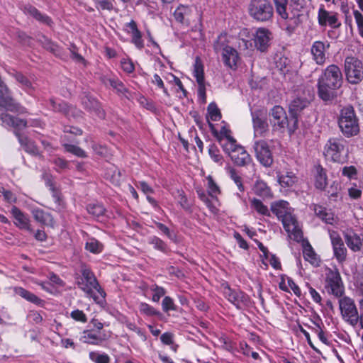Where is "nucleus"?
<instances>
[{"label":"nucleus","mask_w":363,"mask_h":363,"mask_svg":"<svg viewBox=\"0 0 363 363\" xmlns=\"http://www.w3.org/2000/svg\"><path fill=\"white\" fill-rule=\"evenodd\" d=\"M209 125L211 127L213 135L217 139L218 141V138H221L223 140H228L230 138H233L230 135V130H229L225 126H223L220 128V132L218 133L216 129L213 128V125L212 123H209Z\"/></svg>","instance_id":"obj_44"},{"label":"nucleus","mask_w":363,"mask_h":363,"mask_svg":"<svg viewBox=\"0 0 363 363\" xmlns=\"http://www.w3.org/2000/svg\"><path fill=\"white\" fill-rule=\"evenodd\" d=\"M270 123L274 131L283 132L288 124L285 110L280 106H274L269 111Z\"/></svg>","instance_id":"obj_11"},{"label":"nucleus","mask_w":363,"mask_h":363,"mask_svg":"<svg viewBox=\"0 0 363 363\" xmlns=\"http://www.w3.org/2000/svg\"><path fill=\"white\" fill-rule=\"evenodd\" d=\"M0 120L1 121L3 125L15 128L14 135L18 138L21 147L27 153L38 157L40 159H43V155L39 151L35 143L27 136L21 134L18 131V130L28 126L27 121L15 117L7 112L0 113Z\"/></svg>","instance_id":"obj_3"},{"label":"nucleus","mask_w":363,"mask_h":363,"mask_svg":"<svg viewBox=\"0 0 363 363\" xmlns=\"http://www.w3.org/2000/svg\"><path fill=\"white\" fill-rule=\"evenodd\" d=\"M346 143V140L342 138H330L325 145L324 155L333 162H343L347 152Z\"/></svg>","instance_id":"obj_7"},{"label":"nucleus","mask_w":363,"mask_h":363,"mask_svg":"<svg viewBox=\"0 0 363 363\" xmlns=\"http://www.w3.org/2000/svg\"><path fill=\"white\" fill-rule=\"evenodd\" d=\"M276 12L284 21L282 23L284 30L288 34L293 33L296 28L301 23L303 6L298 1L288 4L287 0H274Z\"/></svg>","instance_id":"obj_2"},{"label":"nucleus","mask_w":363,"mask_h":363,"mask_svg":"<svg viewBox=\"0 0 363 363\" xmlns=\"http://www.w3.org/2000/svg\"><path fill=\"white\" fill-rule=\"evenodd\" d=\"M247 11L250 16L257 22H271L274 18V7L268 0H251Z\"/></svg>","instance_id":"obj_6"},{"label":"nucleus","mask_w":363,"mask_h":363,"mask_svg":"<svg viewBox=\"0 0 363 363\" xmlns=\"http://www.w3.org/2000/svg\"><path fill=\"white\" fill-rule=\"evenodd\" d=\"M297 182V177L291 172H286L284 174L278 175V182L283 188L292 187Z\"/></svg>","instance_id":"obj_34"},{"label":"nucleus","mask_w":363,"mask_h":363,"mask_svg":"<svg viewBox=\"0 0 363 363\" xmlns=\"http://www.w3.org/2000/svg\"><path fill=\"white\" fill-rule=\"evenodd\" d=\"M251 206L254 208L258 213L270 216V212L267 206H265L260 200L253 198L250 201Z\"/></svg>","instance_id":"obj_39"},{"label":"nucleus","mask_w":363,"mask_h":363,"mask_svg":"<svg viewBox=\"0 0 363 363\" xmlns=\"http://www.w3.org/2000/svg\"><path fill=\"white\" fill-rule=\"evenodd\" d=\"M345 240L348 247L353 252L360 251L362 247L363 238L353 230L344 233Z\"/></svg>","instance_id":"obj_24"},{"label":"nucleus","mask_w":363,"mask_h":363,"mask_svg":"<svg viewBox=\"0 0 363 363\" xmlns=\"http://www.w3.org/2000/svg\"><path fill=\"white\" fill-rule=\"evenodd\" d=\"M177 199L178 202L179 203L180 206L186 211L190 210V205L188 203L187 198L184 195V193L183 191H177Z\"/></svg>","instance_id":"obj_60"},{"label":"nucleus","mask_w":363,"mask_h":363,"mask_svg":"<svg viewBox=\"0 0 363 363\" xmlns=\"http://www.w3.org/2000/svg\"><path fill=\"white\" fill-rule=\"evenodd\" d=\"M89 356L90 359L95 363H109L110 362L109 356L105 353L101 354L97 352H90Z\"/></svg>","instance_id":"obj_47"},{"label":"nucleus","mask_w":363,"mask_h":363,"mask_svg":"<svg viewBox=\"0 0 363 363\" xmlns=\"http://www.w3.org/2000/svg\"><path fill=\"white\" fill-rule=\"evenodd\" d=\"M330 46L328 40H315L312 43L311 54L317 65H323L325 63Z\"/></svg>","instance_id":"obj_12"},{"label":"nucleus","mask_w":363,"mask_h":363,"mask_svg":"<svg viewBox=\"0 0 363 363\" xmlns=\"http://www.w3.org/2000/svg\"><path fill=\"white\" fill-rule=\"evenodd\" d=\"M11 213L15 219L14 224L18 228L26 230L30 233L33 232L28 216L26 215L21 209L16 206H13L11 209Z\"/></svg>","instance_id":"obj_22"},{"label":"nucleus","mask_w":363,"mask_h":363,"mask_svg":"<svg viewBox=\"0 0 363 363\" xmlns=\"http://www.w3.org/2000/svg\"><path fill=\"white\" fill-rule=\"evenodd\" d=\"M343 83V75L340 68L334 64L323 70L318 79V94L325 101H332L336 96V91Z\"/></svg>","instance_id":"obj_1"},{"label":"nucleus","mask_w":363,"mask_h":363,"mask_svg":"<svg viewBox=\"0 0 363 363\" xmlns=\"http://www.w3.org/2000/svg\"><path fill=\"white\" fill-rule=\"evenodd\" d=\"M284 230L289 233V236L296 241H300L303 238V233L299 228L298 222L292 214V211L286 214L281 219Z\"/></svg>","instance_id":"obj_14"},{"label":"nucleus","mask_w":363,"mask_h":363,"mask_svg":"<svg viewBox=\"0 0 363 363\" xmlns=\"http://www.w3.org/2000/svg\"><path fill=\"white\" fill-rule=\"evenodd\" d=\"M208 113L211 120L213 121H219L221 118V113L216 104L211 103L208 106Z\"/></svg>","instance_id":"obj_52"},{"label":"nucleus","mask_w":363,"mask_h":363,"mask_svg":"<svg viewBox=\"0 0 363 363\" xmlns=\"http://www.w3.org/2000/svg\"><path fill=\"white\" fill-rule=\"evenodd\" d=\"M353 15L357 26L358 33L363 38V15L358 11H353Z\"/></svg>","instance_id":"obj_56"},{"label":"nucleus","mask_w":363,"mask_h":363,"mask_svg":"<svg viewBox=\"0 0 363 363\" xmlns=\"http://www.w3.org/2000/svg\"><path fill=\"white\" fill-rule=\"evenodd\" d=\"M109 335L103 331H96L94 329L84 330L80 337V340L84 343L101 345L104 341L108 340Z\"/></svg>","instance_id":"obj_17"},{"label":"nucleus","mask_w":363,"mask_h":363,"mask_svg":"<svg viewBox=\"0 0 363 363\" xmlns=\"http://www.w3.org/2000/svg\"><path fill=\"white\" fill-rule=\"evenodd\" d=\"M149 243L153 245L154 248L166 253L167 252V245L160 238L153 236L150 238Z\"/></svg>","instance_id":"obj_48"},{"label":"nucleus","mask_w":363,"mask_h":363,"mask_svg":"<svg viewBox=\"0 0 363 363\" xmlns=\"http://www.w3.org/2000/svg\"><path fill=\"white\" fill-rule=\"evenodd\" d=\"M309 104V101L306 99L296 98L289 104V110L291 116L295 119V123H297V118L299 113L306 108Z\"/></svg>","instance_id":"obj_28"},{"label":"nucleus","mask_w":363,"mask_h":363,"mask_svg":"<svg viewBox=\"0 0 363 363\" xmlns=\"http://www.w3.org/2000/svg\"><path fill=\"white\" fill-rule=\"evenodd\" d=\"M52 162L57 167L56 170L58 172L68 167V162L62 157H55Z\"/></svg>","instance_id":"obj_62"},{"label":"nucleus","mask_w":363,"mask_h":363,"mask_svg":"<svg viewBox=\"0 0 363 363\" xmlns=\"http://www.w3.org/2000/svg\"><path fill=\"white\" fill-rule=\"evenodd\" d=\"M190 9L188 6H180L174 12L175 19L182 23H189V16L190 13Z\"/></svg>","instance_id":"obj_38"},{"label":"nucleus","mask_w":363,"mask_h":363,"mask_svg":"<svg viewBox=\"0 0 363 363\" xmlns=\"http://www.w3.org/2000/svg\"><path fill=\"white\" fill-rule=\"evenodd\" d=\"M228 173L230 179L234 182V183L238 186V190L240 192H243L245 191V187L242 184V180L241 177L238 174L236 169L233 167H229L228 168Z\"/></svg>","instance_id":"obj_42"},{"label":"nucleus","mask_w":363,"mask_h":363,"mask_svg":"<svg viewBox=\"0 0 363 363\" xmlns=\"http://www.w3.org/2000/svg\"><path fill=\"white\" fill-rule=\"evenodd\" d=\"M230 158L232 161L239 167L247 166L252 161L250 155L242 146H240V147H238L236 150L233 152Z\"/></svg>","instance_id":"obj_27"},{"label":"nucleus","mask_w":363,"mask_h":363,"mask_svg":"<svg viewBox=\"0 0 363 363\" xmlns=\"http://www.w3.org/2000/svg\"><path fill=\"white\" fill-rule=\"evenodd\" d=\"M127 26L130 29V33L132 35V42L138 48H142L144 46L143 41L142 40V35L140 31L138 29L136 23L132 20L127 24Z\"/></svg>","instance_id":"obj_35"},{"label":"nucleus","mask_w":363,"mask_h":363,"mask_svg":"<svg viewBox=\"0 0 363 363\" xmlns=\"http://www.w3.org/2000/svg\"><path fill=\"white\" fill-rule=\"evenodd\" d=\"M346 79L351 84H357L363 80V64L353 56H348L344 62Z\"/></svg>","instance_id":"obj_8"},{"label":"nucleus","mask_w":363,"mask_h":363,"mask_svg":"<svg viewBox=\"0 0 363 363\" xmlns=\"http://www.w3.org/2000/svg\"><path fill=\"white\" fill-rule=\"evenodd\" d=\"M32 213L34 219L38 223L46 225L53 226L54 220L50 213L39 208L33 210Z\"/></svg>","instance_id":"obj_33"},{"label":"nucleus","mask_w":363,"mask_h":363,"mask_svg":"<svg viewBox=\"0 0 363 363\" xmlns=\"http://www.w3.org/2000/svg\"><path fill=\"white\" fill-rule=\"evenodd\" d=\"M252 190L255 194L259 197L264 199H270L272 197L271 189L267 186V183L262 180H257Z\"/></svg>","instance_id":"obj_30"},{"label":"nucleus","mask_w":363,"mask_h":363,"mask_svg":"<svg viewBox=\"0 0 363 363\" xmlns=\"http://www.w3.org/2000/svg\"><path fill=\"white\" fill-rule=\"evenodd\" d=\"M101 80L105 86H111L114 90H116L118 94L128 98V89L125 86L123 83L117 78H111L106 76H103L101 77Z\"/></svg>","instance_id":"obj_26"},{"label":"nucleus","mask_w":363,"mask_h":363,"mask_svg":"<svg viewBox=\"0 0 363 363\" xmlns=\"http://www.w3.org/2000/svg\"><path fill=\"white\" fill-rule=\"evenodd\" d=\"M51 109L55 112H58L65 116L67 113L66 110L68 108V104L65 101H57L54 99L51 98L49 99Z\"/></svg>","instance_id":"obj_40"},{"label":"nucleus","mask_w":363,"mask_h":363,"mask_svg":"<svg viewBox=\"0 0 363 363\" xmlns=\"http://www.w3.org/2000/svg\"><path fill=\"white\" fill-rule=\"evenodd\" d=\"M218 143L222 147L223 151L226 154H228L230 157H231L233 152H234L241 146L237 144L235 139H234L233 138H230L228 140H223L221 138H218Z\"/></svg>","instance_id":"obj_36"},{"label":"nucleus","mask_w":363,"mask_h":363,"mask_svg":"<svg viewBox=\"0 0 363 363\" xmlns=\"http://www.w3.org/2000/svg\"><path fill=\"white\" fill-rule=\"evenodd\" d=\"M86 210L89 214L97 218L104 216L105 213L104 207L99 203L89 204L86 207Z\"/></svg>","instance_id":"obj_43"},{"label":"nucleus","mask_w":363,"mask_h":363,"mask_svg":"<svg viewBox=\"0 0 363 363\" xmlns=\"http://www.w3.org/2000/svg\"><path fill=\"white\" fill-rule=\"evenodd\" d=\"M222 57L224 64L231 68L236 69L239 55L235 49L230 46H225L223 48Z\"/></svg>","instance_id":"obj_25"},{"label":"nucleus","mask_w":363,"mask_h":363,"mask_svg":"<svg viewBox=\"0 0 363 363\" xmlns=\"http://www.w3.org/2000/svg\"><path fill=\"white\" fill-rule=\"evenodd\" d=\"M102 245L95 239H90L86 243V249L93 253H99L102 250Z\"/></svg>","instance_id":"obj_51"},{"label":"nucleus","mask_w":363,"mask_h":363,"mask_svg":"<svg viewBox=\"0 0 363 363\" xmlns=\"http://www.w3.org/2000/svg\"><path fill=\"white\" fill-rule=\"evenodd\" d=\"M92 148L94 151L96 152V154L101 157H106L108 154V149L106 148V147L103 146L101 145L94 144L92 145Z\"/></svg>","instance_id":"obj_63"},{"label":"nucleus","mask_w":363,"mask_h":363,"mask_svg":"<svg viewBox=\"0 0 363 363\" xmlns=\"http://www.w3.org/2000/svg\"><path fill=\"white\" fill-rule=\"evenodd\" d=\"M66 111L65 116L68 118L78 120L83 117V112L74 106L68 104V108Z\"/></svg>","instance_id":"obj_49"},{"label":"nucleus","mask_w":363,"mask_h":363,"mask_svg":"<svg viewBox=\"0 0 363 363\" xmlns=\"http://www.w3.org/2000/svg\"><path fill=\"white\" fill-rule=\"evenodd\" d=\"M81 101L84 108L90 113H94L100 118L105 117V111L101 108L100 103L93 96L85 93L82 97Z\"/></svg>","instance_id":"obj_19"},{"label":"nucleus","mask_w":363,"mask_h":363,"mask_svg":"<svg viewBox=\"0 0 363 363\" xmlns=\"http://www.w3.org/2000/svg\"><path fill=\"white\" fill-rule=\"evenodd\" d=\"M63 146L66 152L72 153L78 157L85 158L87 157L85 151L79 146L71 144H65Z\"/></svg>","instance_id":"obj_45"},{"label":"nucleus","mask_w":363,"mask_h":363,"mask_svg":"<svg viewBox=\"0 0 363 363\" xmlns=\"http://www.w3.org/2000/svg\"><path fill=\"white\" fill-rule=\"evenodd\" d=\"M208 154L211 158L216 163L223 164V157L220 155L219 149L216 145L212 144L208 147Z\"/></svg>","instance_id":"obj_46"},{"label":"nucleus","mask_w":363,"mask_h":363,"mask_svg":"<svg viewBox=\"0 0 363 363\" xmlns=\"http://www.w3.org/2000/svg\"><path fill=\"white\" fill-rule=\"evenodd\" d=\"M78 287L83 291L87 296L92 298L99 304L105 301L106 293L99 285L94 273L86 267L81 269V275L76 277Z\"/></svg>","instance_id":"obj_4"},{"label":"nucleus","mask_w":363,"mask_h":363,"mask_svg":"<svg viewBox=\"0 0 363 363\" xmlns=\"http://www.w3.org/2000/svg\"><path fill=\"white\" fill-rule=\"evenodd\" d=\"M289 60L286 57H280L277 62V67L284 73L289 71Z\"/></svg>","instance_id":"obj_58"},{"label":"nucleus","mask_w":363,"mask_h":363,"mask_svg":"<svg viewBox=\"0 0 363 363\" xmlns=\"http://www.w3.org/2000/svg\"><path fill=\"white\" fill-rule=\"evenodd\" d=\"M338 127L346 138H351L359 133V120L354 108L348 105L343 107L337 117Z\"/></svg>","instance_id":"obj_5"},{"label":"nucleus","mask_w":363,"mask_h":363,"mask_svg":"<svg viewBox=\"0 0 363 363\" xmlns=\"http://www.w3.org/2000/svg\"><path fill=\"white\" fill-rule=\"evenodd\" d=\"M96 4V8L98 9H101L102 10H108L111 11L113 9V0H94Z\"/></svg>","instance_id":"obj_59"},{"label":"nucleus","mask_w":363,"mask_h":363,"mask_svg":"<svg viewBox=\"0 0 363 363\" xmlns=\"http://www.w3.org/2000/svg\"><path fill=\"white\" fill-rule=\"evenodd\" d=\"M162 310L164 312H168L169 311H177V307L174 304L173 299L169 296H165L162 302Z\"/></svg>","instance_id":"obj_53"},{"label":"nucleus","mask_w":363,"mask_h":363,"mask_svg":"<svg viewBox=\"0 0 363 363\" xmlns=\"http://www.w3.org/2000/svg\"><path fill=\"white\" fill-rule=\"evenodd\" d=\"M252 119L255 136H266L269 133V125L266 117L259 111L252 112Z\"/></svg>","instance_id":"obj_20"},{"label":"nucleus","mask_w":363,"mask_h":363,"mask_svg":"<svg viewBox=\"0 0 363 363\" xmlns=\"http://www.w3.org/2000/svg\"><path fill=\"white\" fill-rule=\"evenodd\" d=\"M224 296L238 309L242 310L250 303V297L238 289H231L228 284L222 285Z\"/></svg>","instance_id":"obj_10"},{"label":"nucleus","mask_w":363,"mask_h":363,"mask_svg":"<svg viewBox=\"0 0 363 363\" xmlns=\"http://www.w3.org/2000/svg\"><path fill=\"white\" fill-rule=\"evenodd\" d=\"M270 208L272 212L275 214L279 220L292 211L289 203L283 200L272 203Z\"/></svg>","instance_id":"obj_29"},{"label":"nucleus","mask_w":363,"mask_h":363,"mask_svg":"<svg viewBox=\"0 0 363 363\" xmlns=\"http://www.w3.org/2000/svg\"><path fill=\"white\" fill-rule=\"evenodd\" d=\"M24 12L27 14L32 16L37 21L45 25L51 26L52 24V21L49 16L43 13H41L35 7L33 6H26L24 7Z\"/></svg>","instance_id":"obj_31"},{"label":"nucleus","mask_w":363,"mask_h":363,"mask_svg":"<svg viewBox=\"0 0 363 363\" xmlns=\"http://www.w3.org/2000/svg\"><path fill=\"white\" fill-rule=\"evenodd\" d=\"M272 39V32L266 28H259L254 36L255 48L260 52H265L268 49Z\"/></svg>","instance_id":"obj_16"},{"label":"nucleus","mask_w":363,"mask_h":363,"mask_svg":"<svg viewBox=\"0 0 363 363\" xmlns=\"http://www.w3.org/2000/svg\"><path fill=\"white\" fill-rule=\"evenodd\" d=\"M150 290L154 293L152 298L154 302H158L160 298L166 293V291L163 287L159 286L156 284L152 285L150 287Z\"/></svg>","instance_id":"obj_55"},{"label":"nucleus","mask_w":363,"mask_h":363,"mask_svg":"<svg viewBox=\"0 0 363 363\" xmlns=\"http://www.w3.org/2000/svg\"><path fill=\"white\" fill-rule=\"evenodd\" d=\"M70 316L74 320L79 321L82 323H86L87 321V318L85 313L80 310H74L71 312Z\"/></svg>","instance_id":"obj_61"},{"label":"nucleus","mask_w":363,"mask_h":363,"mask_svg":"<svg viewBox=\"0 0 363 363\" xmlns=\"http://www.w3.org/2000/svg\"><path fill=\"white\" fill-rule=\"evenodd\" d=\"M208 181V194L212 196H216L220 194V189L218 186L214 182L213 177L211 176H208L207 177Z\"/></svg>","instance_id":"obj_54"},{"label":"nucleus","mask_w":363,"mask_h":363,"mask_svg":"<svg viewBox=\"0 0 363 363\" xmlns=\"http://www.w3.org/2000/svg\"><path fill=\"white\" fill-rule=\"evenodd\" d=\"M254 149L257 159L264 167H270L273 163V157L267 143L259 140L255 143Z\"/></svg>","instance_id":"obj_15"},{"label":"nucleus","mask_w":363,"mask_h":363,"mask_svg":"<svg viewBox=\"0 0 363 363\" xmlns=\"http://www.w3.org/2000/svg\"><path fill=\"white\" fill-rule=\"evenodd\" d=\"M313 178L315 187L320 190H324L328 185L327 171L320 164L314 166Z\"/></svg>","instance_id":"obj_23"},{"label":"nucleus","mask_w":363,"mask_h":363,"mask_svg":"<svg viewBox=\"0 0 363 363\" xmlns=\"http://www.w3.org/2000/svg\"><path fill=\"white\" fill-rule=\"evenodd\" d=\"M194 76L196 78L197 83L204 82L203 65L198 57L196 58L194 64Z\"/></svg>","instance_id":"obj_41"},{"label":"nucleus","mask_w":363,"mask_h":363,"mask_svg":"<svg viewBox=\"0 0 363 363\" xmlns=\"http://www.w3.org/2000/svg\"><path fill=\"white\" fill-rule=\"evenodd\" d=\"M152 82L155 84L159 88L162 89L166 96H169L167 89L164 87L162 79L157 74H154Z\"/></svg>","instance_id":"obj_64"},{"label":"nucleus","mask_w":363,"mask_h":363,"mask_svg":"<svg viewBox=\"0 0 363 363\" xmlns=\"http://www.w3.org/2000/svg\"><path fill=\"white\" fill-rule=\"evenodd\" d=\"M303 257L306 260L314 264L317 262L316 254L313 251L311 245L308 244L303 247Z\"/></svg>","instance_id":"obj_50"},{"label":"nucleus","mask_w":363,"mask_h":363,"mask_svg":"<svg viewBox=\"0 0 363 363\" xmlns=\"http://www.w3.org/2000/svg\"><path fill=\"white\" fill-rule=\"evenodd\" d=\"M318 23L321 26H329L333 28H337L341 26L338 21L337 13L333 11H328L322 6L318 13Z\"/></svg>","instance_id":"obj_18"},{"label":"nucleus","mask_w":363,"mask_h":363,"mask_svg":"<svg viewBox=\"0 0 363 363\" xmlns=\"http://www.w3.org/2000/svg\"><path fill=\"white\" fill-rule=\"evenodd\" d=\"M326 289L328 293L336 297H341L344 293V286L340 274L337 271L330 270L326 277Z\"/></svg>","instance_id":"obj_13"},{"label":"nucleus","mask_w":363,"mask_h":363,"mask_svg":"<svg viewBox=\"0 0 363 363\" xmlns=\"http://www.w3.org/2000/svg\"><path fill=\"white\" fill-rule=\"evenodd\" d=\"M14 291L16 294L25 298L26 300L33 303L38 306H40L43 302L40 298L36 296L34 294L27 291L26 289L21 287H16Z\"/></svg>","instance_id":"obj_37"},{"label":"nucleus","mask_w":363,"mask_h":363,"mask_svg":"<svg viewBox=\"0 0 363 363\" xmlns=\"http://www.w3.org/2000/svg\"><path fill=\"white\" fill-rule=\"evenodd\" d=\"M314 212L315 214L325 223H333L335 220V216L331 210L327 209L322 206L315 205L314 206Z\"/></svg>","instance_id":"obj_32"},{"label":"nucleus","mask_w":363,"mask_h":363,"mask_svg":"<svg viewBox=\"0 0 363 363\" xmlns=\"http://www.w3.org/2000/svg\"><path fill=\"white\" fill-rule=\"evenodd\" d=\"M339 308L342 320L352 327H355L359 319V315L354 301L344 296L339 299Z\"/></svg>","instance_id":"obj_9"},{"label":"nucleus","mask_w":363,"mask_h":363,"mask_svg":"<svg viewBox=\"0 0 363 363\" xmlns=\"http://www.w3.org/2000/svg\"><path fill=\"white\" fill-rule=\"evenodd\" d=\"M139 310L141 313L148 316L156 315L159 313L153 307L146 303H140Z\"/></svg>","instance_id":"obj_57"},{"label":"nucleus","mask_w":363,"mask_h":363,"mask_svg":"<svg viewBox=\"0 0 363 363\" xmlns=\"http://www.w3.org/2000/svg\"><path fill=\"white\" fill-rule=\"evenodd\" d=\"M330 239L333 248L334 255L339 262L346 259L347 249L341 237L335 232L330 233Z\"/></svg>","instance_id":"obj_21"}]
</instances>
